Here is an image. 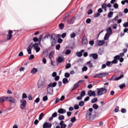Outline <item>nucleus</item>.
<instances>
[{
  "label": "nucleus",
  "instance_id": "nucleus-41",
  "mask_svg": "<svg viewBox=\"0 0 128 128\" xmlns=\"http://www.w3.org/2000/svg\"><path fill=\"white\" fill-rule=\"evenodd\" d=\"M119 86L120 90H122L124 88H126V84H120Z\"/></svg>",
  "mask_w": 128,
  "mask_h": 128
},
{
  "label": "nucleus",
  "instance_id": "nucleus-13",
  "mask_svg": "<svg viewBox=\"0 0 128 128\" xmlns=\"http://www.w3.org/2000/svg\"><path fill=\"white\" fill-rule=\"evenodd\" d=\"M84 52V50H80V52H78L76 53V55L77 56L80 58L81 56H82V53Z\"/></svg>",
  "mask_w": 128,
  "mask_h": 128
},
{
  "label": "nucleus",
  "instance_id": "nucleus-47",
  "mask_svg": "<svg viewBox=\"0 0 128 128\" xmlns=\"http://www.w3.org/2000/svg\"><path fill=\"white\" fill-rule=\"evenodd\" d=\"M50 92H52V88L48 86L47 88V92L48 94H50Z\"/></svg>",
  "mask_w": 128,
  "mask_h": 128
},
{
  "label": "nucleus",
  "instance_id": "nucleus-4",
  "mask_svg": "<svg viewBox=\"0 0 128 128\" xmlns=\"http://www.w3.org/2000/svg\"><path fill=\"white\" fill-rule=\"evenodd\" d=\"M56 34H52L51 35V38H50V42H51V46H56V39L53 37Z\"/></svg>",
  "mask_w": 128,
  "mask_h": 128
},
{
  "label": "nucleus",
  "instance_id": "nucleus-51",
  "mask_svg": "<svg viewBox=\"0 0 128 128\" xmlns=\"http://www.w3.org/2000/svg\"><path fill=\"white\" fill-rule=\"evenodd\" d=\"M36 52H38L40 50V47H37L36 48H34Z\"/></svg>",
  "mask_w": 128,
  "mask_h": 128
},
{
  "label": "nucleus",
  "instance_id": "nucleus-44",
  "mask_svg": "<svg viewBox=\"0 0 128 128\" xmlns=\"http://www.w3.org/2000/svg\"><path fill=\"white\" fill-rule=\"evenodd\" d=\"M70 66H72V65L68 63L66 66V69L70 68Z\"/></svg>",
  "mask_w": 128,
  "mask_h": 128
},
{
  "label": "nucleus",
  "instance_id": "nucleus-54",
  "mask_svg": "<svg viewBox=\"0 0 128 128\" xmlns=\"http://www.w3.org/2000/svg\"><path fill=\"white\" fill-rule=\"evenodd\" d=\"M34 48H38V43L36 42L34 45Z\"/></svg>",
  "mask_w": 128,
  "mask_h": 128
},
{
  "label": "nucleus",
  "instance_id": "nucleus-38",
  "mask_svg": "<svg viewBox=\"0 0 128 128\" xmlns=\"http://www.w3.org/2000/svg\"><path fill=\"white\" fill-rule=\"evenodd\" d=\"M64 76H65V78H70V74L68 72H66L64 74Z\"/></svg>",
  "mask_w": 128,
  "mask_h": 128
},
{
  "label": "nucleus",
  "instance_id": "nucleus-52",
  "mask_svg": "<svg viewBox=\"0 0 128 128\" xmlns=\"http://www.w3.org/2000/svg\"><path fill=\"white\" fill-rule=\"evenodd\" d=\"M42 36H43V35L42 34H41L39 38H38V39L39 40V42L40 44V42H42Z\"/></svg>",
  "mask_w": 128,
  "mask_h": 128
},
{
  "label": "nucleus",
  "instance_id": "nucleus-5",
  "mask_svg": "<svg viewBox=\"0 0 128 128\" xmlns=\"http://www.w3.org/2000/svg\"><path fill=\"white\" fill-rule=\"evenodd\" d=\"M20 102H21L20 108L22 110H24V108H26V100L24 99H22L20 100Z\"/></svg>",
  "mask_w": 128,
  "mask_h": 128
},
{
  "label": "nucleus",
  "instance_id": "nucleus-21",
  "mask_svg": "<svg viewBox=\"0 0 128 128\" xmlns=\"http://www.w3.org/2000/svg\"><path fill=\"white\" fill-rule=\"evenodd\" d=\"M57 83L56 82H54L53 83L50 84L48 86L50 87L52 86L53 88H55V86H56Z\"/></svg>",
  "mask_w": 128,
  "mask_h": 128
},
{
  "label": "nucleus",
  "instance_id": "nucleus-3",
  "mask_svg": "<svg viewBox=\"0 0 128 128\" xmlns=\"http://www.w3.org/2000/svg\"><path fill=\"white\" fill-rule=\"evenodd\" d=\"M44 82H46V80L44 77H42L40 79L38 82V88H42L44 84Z\"/></svg>",
  "mask_w": 128,
  "mask_h": 128
},
{
  "label": "nucleus",
  "instance_id": "nucleus-30",
  "mask_svg": "<svg viewBox=\"0 0 128 128\" xmlns=\"http://www.w3.org/2000/svg\"><path fill=\"white\" fill-rule=\"evenodd\" d=\"M42 118H44V112L41 113L38 118L39 120H42Z\"/></svg>",
  "mask_w": 128,
  "mask_h": 128
},
{
  "label": "nucleus",
  "instance_id": "nucleus-45",
  "mask_svg": "<svg viewBox=\"0 0 128 128\" xmlns=\"http://www.w3.org/2000/svg\"><path fill=\"white\" fill-rule=\"evenodd\" d=\"M70 36L71 38H75L76 36V33L74 32L72 33L70 35Z\"/></svg>",
  "mask_w": 128,
  "mask_h": 128
},
{
  "label": "nucleus",
  "instance_id": "nucleus-43",
  "mask_svg": "<svg viewBox=\"0 0 128 128\" xmlns=\"http://www.w3.org/2000/svg\"><path fill=\"white\" fill-rule=\"evenodd\" d=\"M80 96L82 98V96H86V92L85 91H82L80 94Z\"/></svg>",
  "mask_w": 128,
  "mask_h": 128
},
{
  "label": "nucleus",
  "instance_id": "nucleus-11",
  "mask_svg": "<svg viewBox=\"0 0 128 128\" xmlns=\"http://www.w3.org/2000/svg\"><path fill=\"white\" fill-rule=\"evenodd\" d=\"M80 82H82V80H80L78 82V83L76 84L73 86L72 91L74 90H76V88H78V86H80Z\"/></svg>",
  "mask_w": 128,
  "mask_h": 128
},
{
  "label": "nucleus",
  "instance_id": "nucleus-22",
  "mask_svg": "<svg viewBox=\"0 0 128 128\" xmlns=\"http://www.w3.org/2000/svg\"><path fill=\"white\" fill-rule=\"evenodd\" d=\"M36 72H38V69L36 68H33L31 70V74H36Z\"/></svg>",
  "mask_w": 128,
  "mask_h": 128
},
{
  "label": "nucleus",
  "instance_id": "nucleus-17",
  "mask_svg": "<svg viewBox=\"0 0 128 128\" xmlns=\"http://www.w3.org/2000/svg\"><path fill=\"white\" fill-rule=\"evenodd\" d=\"M6 102V97H2L0 98V104H2V102Z\"/></svg>",
  "mask_w": 128,
  "mask_h": 128
},
{
  "label": "nucleus",
  "instance_id": "nucleus-50",
  "mask_svg": "<svg viewBox=\"0 0 128 128\" xmlns=\"http://www.w3.org/2000/svg\"><path fill=\"white\" fill-rule=\"evenodd\" d=\"M63 42L62 39L60 38H58V44H62Z\"/></svg>",
  "mask_w": 128,
  "mask_h": 128
},
{
  "label": "nucleus",
  "instance_id": "nucleus-32",
  "mask_svg": "<svg viewBox=\"0 0 128 128\" xmlns=\"http://www.w3.org/2000/svg\"><path fill=\"white\" fill-rule=\"evenodd\" d=\"M94 78H102L101 75H100V74H96L95 76H94Z\"/></svg>",
  "mask_w": 128,
  "mask_h": 128
},
{
  "label": "nucleus",
  "instance_id": "nucleus-1",
  "mask_svg": "<svg viewBox=\"0 0 128 128\" xmlns=\"http://www.w3.org/2000/svg\"><path fill=\"white\" fill-rule=\"evenodd\" d=\"M94 109L90 108L86 112V118L87 120H94L96 118V114H92Z\"/></svg>",
  "mask_w": 128,
  "mask_h": 128
},
{
  "label": "nucleus",
  "instance_id": "nucleus-61",
  "mask_svg": "<svg viewBox=\"0 0 128 128\" xmlns=\"http://www.w3.org/2000/svg\"><path fill=\"white\" fill-rule=\"evenodd\" d=\"M74 110H78V108H80V106H78V104H75L74 106Z\"/></svg>",
  "mask_w": 128,
  "mask_h": 128
},
{
  "label": "nucleus",
  "instance_id": "nucleus-20",
  "mask_svg": "<svg viewBox=\"0 0 128 128\" xmlns=\"http://www.w3.org/2000/svg\"><path fill=\"white\" fill-rule=\"evenodd\" d=\"M54 52H50L49 53V58L50 60H52V58H54Z\"/></svg>",
  "mask_w": 128,
  "mask_h": 128
},
{
  "label": "nucleus",
  "instance_id": "nucleus-34",
  "mask_svg": "<svg viewBox=\"0 0 128 128\" xmlns=\"http://www.w3.org/2000/svg\"><path fill=\"white\" fill-rule=\"evenodd\" d=\"M58 118L60 120H64V115L60 116Z\"/></svg>",
  "mask_w": 128,
  "mask_h": 128
},
{
  "label": "nucleus",
  "instance_id": "nucleus-19",
  "mask_svg": "<svg viewBox=\"0 0 128 128\" xmlns=\"http://www.w3.org/2000/svg\"><path fill=\"white\" fill-rule=\"evenodd\" d=\"M104 44V40H102L98 41V44L99 46H103V44Z\"/></svg>",
  "mask_w": 128,
  "mask_h": 128
},
{
  "label": "nucleus",
  "instance_id": "nucleus-42",
  "mask_svg": "<svg viewBox=\"0 0 128 128\" xmlns=\"http://www.w3.org/2000/svg\"><path fill=\"white\" fill-rule=\"evenodd\" d=\"M120 112L122 114H126V109L122 108Z\"/></svg>",
  "mask_w": 128,
  "mask_h": 128
},
{
  "label": "nucleus",
  "instance_id": "nucleus-53",
  "mask_svg": "<svg viewBox=\"0 0 128 128\" xmlns=\"http://www.w3.org/2000/svg\"><path fill=\"white\" fill-rule=\"evenodd\" d=\"M58 116V113L56 112H54L52 114V118H56Z\"/></svg>",
  "mask_w": 128,
  "mask_h": 128
},
{
  "label": "nucleus",
  "instance_id": "nucleus-25",
  "mask_svg": "<svg viewBox=\"0 0 128 128\" xmlns=\"http://www.w3.org/2000/svg\"><path fill=\"white\" fill-rule=\"evenodd\" d=\"M62 82L64 84H66L68 82V80L66 78H64L62 80Z\"/></svg>",
  "mask_w": 128,
  "mask_h": 128
},
{
  "label": "nucleus",
  "instance_id": "nucleus-23",
  "mask_svg": "<svg viewBox=\"0 0 128 128\" xmlns=\"http://www.w3.org/2000/svg\"><path fill=\"white\" fill-rule=\"evenodd\" d=\"M76 20V18L74 17H73L72 19H70L69 21V24H72L74 22V21Z\"/></svg>",
  "mask_w": 128,
  "mask_h": 128
},
{
  "label": "nucleus",
  "instance_id": "nucleus-40",
  "mask_svg": "<svg viewBox=\"0 0 128 128\" xmlns=\"http://www.w3.org/2000/svg\"><path fill=\"white\" fill-rule=\"evenodd\" d=\"M124 78V74H122L119 77H118L114 80H120V78Z\"/></svg>",
  "mask_w": 128,
  "mask_h": 128
},
{
  "label": "nucleus",
  "instance_id": "nucleus-59",
  "mask_svg": "<svg viewBox=\"0 0 128 128\" xmlns=\"http://www.w3.org/2000/svg\"><path fill=\"white\" fill-rule=\"evenodd\" d=\"M33 40L34 42H38V38L36 37H34L33 38Z\"/></svg>",
  "mask_w": 128,
  "mask_h": 128
},
{
  "label": "nucleus",
  "instance_id": "nucleus-35",
  "mask_svg": "<svg viewBox=\"0 0 128 128\" xmlns=\"http://www.w3.org/2000/svg\"><path fill=\"white\" fill-rule=\"evenodd\" d=\"M78 106H84V101L79 102Z\"/></svg>",
  "mask_w": 128,
  "mask_h": 128
},
{
  "label": "nucleus",
  "instance_id": "nucleus-29",
  "mask_svg": "<svg viewBox=\"0 0 128 128\" xmlns=\"http://www.w3.org/2000/svg\"><path fill=\"white\" fill-rule=\"evenodd\" d=\"M58 62H64V58L60 56L58 57Z\"/></svg>",
  "mask_w": 128,
  "mask_h": 128
},
{
  "label": "nucleus",
  "instance_id": "nucleus-27",
  "mask_svg": "<svg viewBox=\"0 0 128 128\" xmlns=\"http://www.w3.org/2000/svg\"><path fill=\"white\" fill-rule=\"evenodd\" d=\"M114 14V12H110L108 15V18H112V16Z\"/></svg>",
  "mask_w": 128,
  "mask_h": 128
},
{
  "label": "nucleus",
  "instance_id": "nucleus-57",
  "mask_svg": "<svg viewBox=\"0 0 128 128\" xmlns=\"http://www.w3.org/2000/svg\"><path fill=\"white\" fill-rule=\"evenodd\" d=\"M91 22H92V20H90V18L86 19V24H90Z\"/></svg>",
  "mask_w": 128,
  "mask_h": 128
},
{
  "label": "nucleus",
  "instance_id": "nucleus-28",
  "mask_svg": "<svg viewBox=\"0 0 128 128\" xmlns=\"http://www.w3.org/2000/svg\"><path fill=\"white\" fill-rule=\"evenodd\" d=\"M87 64L89 65L90 68H92L94 66L92 64V61H89L87 62Z\"/></svg>",
  "mask_w": 128,
  "mask_h": 128
},
{
  "label": "nucleus",
  "instance_id": "nucleus-39",
  "mask_svg": "<svg viewBox=\"0 0 128 128\" xmlns=\"http://www.w3.org/2000/svg\"><path fill=\"white\" fill-rule=\"evenodd\" d=\"M56 48L57 50H60V44H58L56 46Z\"/></svg>",
  "mask_w": 128,
  "mask_h": 128
},
{
  "label": "nucleus",
  "instance_id": "nucleus-49",
  "mask_svg": "<svg viewBox=\"0 0 128 128\" xmlns=\"http://www.w3.org/2000/svg\"><path fill=\"white\" fill-rule=\"evenodd\" d=\"M100 16V14L99 12L96 13L94 14V18H98Z\"/></svg>",
  "mask_w": 128,
  "mask_h": 128
},
{
  "label": "nucleus",
  "instance_id": "nucleus-24",
  "mask_svg": "<svg viewBox=\"0 0 128 128\" xmlns=\"http://www.w3.org/2000/svg\"><path fill=\"white\" fill-rule=\"evenodd\" d=\"M100 74L101 76V78H104V77L106 76H108V73L102 72V73H100Z\"/></svg>",
  "mask_w": 128,
  "mask_h": 128
},
{
  "label": "nucleus",
  "instance_id": "nucleus-36",
  "mask_svg": "<svg viewBox=\"0 0 128 128\" xmlns=\"http://www.w3.org/2000/svg\"><path fill=\"white\" fill-rule=\"evenodd\" d=\"M92 108H94V110H98V105L94 104H93Z\"/></svg>",
  "mask_w": 128,
  "mask_h": 128
},
{
  "label": "nucleus",
  "instance_id": "nucleus-12",
  "mask_svg": "<svg viewBox=\"0 0 128 128\" xmlns=\"http://www.w3.org/2000/svg\"><path fill=\"white\" fill-rule=\"evenodd\" d=\"M12 38V30H10L8 31V34L7 36V40H10Z\"/></svg>",
  "mask_w": 128,
  "mask_h": 128
},
{
  "label": "nucleus",
  "instance_id": "nucleus-60",
  "mask_svg": "<svg viewBox=\"0 0 128 128\" xmlns=\"http://www.w3.org/2000/svg\"><path fill=\"white\" fill-rule=\"evenodd\" d=\"M61 36H62V38H66V33H63L61 35Z\"/></svg>",
  "mask_w": 128,
  "mask_h": 128
},
{
  "label": "nucleus",
  "instance_id": "nucleus-37",
  "mask_svg": "<svg viewBox=\"0 0 128 128\" xmlns=\"http://www.w3.org/2000/svg\"><path fill=\"white\" fill-rule=\"evenodd\" d=\"M52 38V36H50V34H46L44 38Z\"/></svg>",
  "mask_w": 128,
  "mask_h": 128
},
{
  "label": "nucleus",
  "instance_id": "nucleus-18",
  "mask_svg": "<svg viewBox=\"0 0 128 128\" xmlns=\"http://www.w3.org/2000/svg\"><path fill=\"white\" fill-rule=\"evenodd\" d=\"M107 34H112V28L109 27L108 29H107Z\"/></svg>",
  "mask_w": 128,
  "mask_h": 128
},
{
  "label": "nucleus",
  "instance_id": "nucleus-14",
  "mask_svg": "<svg viewBox=\"0 0 128 128\" xmlns=\"http://www.w3.org/2000/svg\"><path fill=\"white\" fill-rule=\"evenodd\" d=\"M64 120L60 121V128H66V124H64Z\"/></svg>",
  "mask_w": 128,
  "mask_h": 128
},
{
  "label": "nucleus",
  "instance_id": "nucleus-55",
  "mask_svg": "<svg viewBox=\"0 0 128 128\" xmlns=\"http://www.w3.org/2000/svg\"><path fill=\"white\" fill-rule=\"evenodd\" d=\"M72 52L70 51V50H66V54H70V53Z\"/></svg>",
  "mask_w": 128,
  "mask_h": 128
},
{
  "label": "nucleus",
  "instance_id": "nucleus-8",
  "mask_svg": "<svg viewBox=\"0 0 128 128\" xmlns=\"http://www.w3.org/2000/svg\"><path fill=\"white\" fill-rule=\"evenodd\" d=\"M6 100L12 104L16 103V98L14 97H6Z\"/></svg>",
  "mask_w": 128,
  "mask_h": 128
},
{
  "label": "nucleus",
  "instance_id": "nucleus-9",
  "mask_svg": "<svg viewBox=\"0 0 128 128\" xmlns=\"http://www.w3.org/2000/svg\"><path fill=\"white\" fill-rule=\"evenodd\" d=\"M120 56L117 55L114 57V60H113L112 62V64H118V60H120Z\"/></svg>",
  "mask_w": 128,
  "mask_h": 128
},
{
  "label": "nucleus",
  "instance_id": "nucleus-62",
  "mask_svg": "<svg viewBox=\"0 0 128 128\" xmlns=\"http://www.w3.org/2000/svg\"><path fill=\"white\" fill-rule=\"evenodd\" d=\"M22 98H28V96H26V93H24L22 94Z\"/></svg>",
  "mask_w": 128,
  "mask_h": 128
},
{
  "label": "nucleus",
  "instance_id": "nucleus-63",
  "mask_svg": "<svg viewBox=\"0 0 128 128\" xmlns=\"http://www.w3.org/2000/svg\"><path fill=\"white\" fill-rule=\"evenodd\" d=\"M123 26H124V28H128V22H124L123 24Z\"/></svg>",
  "mask_w": 128,
  "mask_h": 128
},
{
  "label": "nucleus",
  "instance_id": "nucleus-26",
  "mask_svg": "<svg viewBox=\"0 0 128 128\" xmlns=\"http://www.w3.org/2000/svg\"><path fill=\"white\" fill-rule=\"evenodd\" d=\"M110 38V34H108L107 33L106 34L104 37V40H108V38Z\"/></svg>",
  "mask_w": 128,
  "mask_h": 128
},
{
  "label": "nucleus",
  "instance_id": "nucleus-31",
  "mask_svg": "<svg viewBox=\"0 0 128 128\" xmlns=\"http://www.w3.org/2000/svg\"><path fill=\"white\" fill-rule=\"evenodd\" d=\"M59 28L60 30H64V24L61 23L59 24Z\"/></svg>",
  "mask_w": 128,
  "mask_h": 128
},
{
  "label": "nucleus",
  "instance_id": "nucleus-33",
  "mask_svg": "<svg viewBox=\"0 0 128 128\" xmlns=\"http://www.w3.org/2000/svg\"><path fill=\"white\" fill-rule=\"evenodd\" d=\"M98 102V98H93L91 101V102L92 104H94V102Z\"/></svg>",
  "mask_w": 128,
  "mask_h": 128
},
{
  "label": "nucleus",
  "instance_id": "nucleus-46",
  "mask_svg": "<svg viewBox=\"0 0 128 128\" xmlns=\"http://www.w3.org/2000/svg\"><path fill=\"white\" fill-rule=\"evenodd\" d=\"M88 70V67L84 66L82 68V72H86Z\"/></svg>",
  "mask_w": 128,
  "mask_h": 128
},
{
  "label": "nucleus",
  "instance_id": "nucleus-64",
  "mask_svg": "<svg viewBox=\"0 0 128 128\" xmlns=\"http://www.w3.org/2000/svg\"><path fill=\"white\" fill-rule=\"evenodd\" d=\"M76 117H73L72 118H71V122H76Z\"/></svg>",
  "mask_w": 128,
  "mask_h": 128
},
{
  "label": "nucleus",
  "instance_id": "nucleus-2",
  "mask_svg": "<svg viewBox=\"0 0 128 128\" xmlns=\"http://www.w3.org/2000/svg\"><path fill=\"white\" fill-rule=\"evenodd\" d=\"M108 92V89L104 88H97V94L98 96H102Z\"/></svg>",
  "mask_w": 128,
  "mask_h": 128
},
{
  "label": "nucleus",
  "instance_id": "nucleus-48",
  "mask_svg": "<svg viewBox=\"0 0 128 128\" xmlns=\"http://www.w3.org/2000/svg\"><path fill=\"white\" fill-rule=\"evenodd\" d=\"M43 102H46L48 100V96H44L43 97Z\"/></svg>",
  "mask_w": 128,
  "mask_h": 128
},
{
  "label": "nucleus",
  "instance_id": "nucleus-6",
  "mask_svg": "<svg viewBox=\"0 0 128 128\" xmlns=\"http://www.w3.org/2000/svg\"><path fill=\"white\" fill-rule=\"evenodd\" d=\"M34 43H31L28 46L27 51H28V54H32V48H34Z\"/></svg>",
  "mask_w": 128,
  "mask_h": 128
},
{
  "label": "nucleus",
  "instance_id": "nucleus-10",
  "mask_svg": "<svg viewBox=\"0 0 128 128\" xmlns=\"http://www.w3.org/2000/svg\"><path fill=\"white\" fill-rule=\"evenodd\" d=\"M88 96H96V92L94 91H92V90H90L88 92Z\"/></svg>",
  "mask_w": 128,
  "mask_h": 128
},
{
  "label": "nucleus",
  "instance_id": "nucleus-15",
  "mask_svg": "<svg viewBox=\"0 0 128 128\" xmlns=\"http://www.w3.org/2000/svg\"><path fill=\"white\" fill-rule=\"evenodd\" d=\"M58 114H64L66 112V110L64 108H60L58 109Z\"/></svg>",
  "mask_w": 128,
  "mask_h": 128
},
{
  "label": "nucleus",
  "instance_id": "nucleus-56",
  "mask_svg": "<svg viewBox=\"0 0 128 128\" xmlns=\"http://www.w3.org/2000/svg\"><path fill=\"white\" fill-rule=\"evenodd\" d=\"M114 8H118V4H116V3L114 4Z\"/></svg>",
  "mask_w": 128,
  "mask_h": 128
},
{
  "label": "nucleus",
  "instance_id": "nucleus-58",
  "mask_svg": "<svg viewBox=\"0 0 128 128\" xmlns=\"http://www.w3.org/2000/svg\"><path fill=\"white\" fill-rule=\"evenodd\" d=\"M88 14H92V9H90L88 12Z\"/></svg>",
  "mask_w": 128,
  "mask_h": 128
},
{
  "label": "nucleus",
  "instance_id": "nucleus-7",
  "mask_svg": "<svg viewBox=\"0 0 128 128\" xmlns=\"http://www.w3.org/2000/svg\"><path fill=\"white\" fill-rule=\"evenodd\" d=\"M52 124L50 122H46L43 124V128H52Z\"/></svg>",
  "mask_w": 128,
  "mask_h": 128
},
{
  "label": "nucleus",
  "instance_id": "nucleus-16",
  "mask_svg": "<svg viewBox=\"0 0 128 128\" xmlns=\"http://www.w3.org/2000/svg\"><path fill=\"white\" fill-rule=\"evenodd\" d=\"M89 56L90 57L92 56V58H94V60H96V58H98V54H90L89 55Z\"/></svg>",
  "mask_w": 128,
  "mask_h": 128
}]
</instances>
